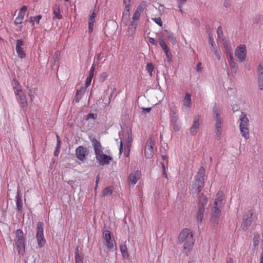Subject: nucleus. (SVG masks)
<instances>
[{
	"mask_svg": "<svg viewBox=\"0 0 263 263\" xmlns=\"http://www.w3.org/2000/svg\"><path fill=\"white\" fill-rule=\"evenodd\" d=\"M178 242L182 245V252L188 255L192 250L195 242L192 231L187 228L182 229L178 235Z\"/></svg>",
	"mask_w": 263,
	"mask_h": 263,
	"instance_id": "nucleus-1",
	"label": "nucleus"
},
{
	"mask_svg": "<svg viewBox=\"0 0 263 263\" xmlns=\"http://www.w3.org/2000/svg\"><path fill=\"white\" fill-rule=\"evenodd\" d=\"M205 169L201 166L194 178V181L190 189V193L193 196H198L204 185Z\"/></svg>",
	"mask_w": 263,
	"mask_h": 263,
	"instance_id": "nucleus-2",
	"label": "nucleus"
},
{
	"mask_svg": "<svg viewBox=\"0 0 263 263\" xmlns=\"http://www.w3.org/2000/svg\"><path fill=\"white\" fill-rule=\"evenodd\" d=\"M213 118L215 121L216 138L219 140L222 134L221 127L223 119L221 117V110L219 105L215 103L212 109Z\"/></svg>",
	"mask_w": 263,
	"mask_h": 263,
	"instance_id": "nucleus-3",
	"label": "nucleus"
},
{
	"mask_svg": "<svg viewBox=\"0 0 263 263\" xmlns=\"http://www.w3.org/2000/svg\"><path fill=\"white\" fill-rule=\"evenodd\" d=\"M143 10L144 7L142 5L140 4L137 6L132 17V20L130 21L127 29V31L129 35L133 36L135 34L138 26V21Z\"/></svg>",
	"mask_w": 263,
	"mask_h": 263,
	"instance_id": "nucleus-4",
	"label": "nucleus"
},
{
	"mask_svg": "<svg viewBox=\"0 0 263 263\" xmlns=\"http://www.w3.org/2000/svg\"><path fill=\"white\" fill-rule=\"evenodd\" d=\"M14 241L18 252L23 254L25 252V238L23 231L20 229L17 230L15 232Z\"/></svg>",
	"mask_w": 263,
	"mask_h": 263,
	"instance_id": "nucleus-5",
	"label": "nucleus"
},
{
	"mask_svg": "<svg viewBox=\"0 0 263 263\" xmlns=\"http://www.w3.org/2000/svg\"><path fill=\"white\" fill-rule=\"evenodd\" d=\"M103 238L104 239V244L107 247L108 250L110 251H113L116 249L115 241L112 235L109 231L105 230L104 231L103 233Z\"/></svg>",
	"mask_w": 263,
	"mask_h": 263,
	"instance_id": "nucleus-6",
	"label": "nucleus"
},
{
	"mask_svg": "<svg viewBox=\"0 0 263 263\" xmlns=\"http://www.w3.org/2000/svg\"><path fill=\"white\" fill-rule=\"evenodd\" d=\"M221 202V201L220 198L216 199L215 201L214 202L215 206L212 209L210 219L211 221L213 223H218L221 213L219 209Z\"/></svg>",
	"mask_w": 263,
	"mask_h": 263,
	"instance_id": "nucleus-7",
	"label": "nucleus"
},
{
	"mask_svg": "<svg viewBox=\"0 0 263 263\" xmlns=\"http://www.w3.org/2000/svg\"><path fill=\"white\" fill-rule=\"evenodd\" d=\"M43 230V223L41 222H39L36 226V239L38 246L40 248L43 247L46 243Z\"/></svg>",
	"mask_w": 263,
	"mask_h": 263,
	"instance_id": "nucleus-8",
	"label": "nucleus"
},
{
	"mask_svg": "<svg viewBox=\"0 0 263 263\" xmlns=\"http://www.w3.org/2000/svg\"><path fill=\"white\" fill-rule=\"evenodd\" d=\"M14 93L16 96V100L20 104V107L22 108L23 111H26L28 106V103L25 95L22 90H16V91H15Z\"/></svg>",
	"mask_w": 263,
	"mask_h": 263,
	"instance_id": "nucleus-9",
	"label": "nucleus"
},
{
	"mask_svg": "<svg viewBox=\"0 0 263 263\" xmlns=\"http://www.w3.org/2000/svg\"><path fill=\"white\" fill-rule=\"evenodd\" d=\"M235 54L239 62H243L246 59L247 55V49L246 46L245 45H240L238 46L235 49Z\"/></svg>",
	"mask_w": 263,
	"mask_h": 263,
	"instance_id": "nucleus-10",
	"label": "nucleus"
},
{
	"mask_svg": "<svg viewBox=\"0 0 263 263\" xmlns=\"http://www.w3.org/2000/svg\"><path fill=\"white\" fill-rule=\"evenodd\" d=\"M253 219V212L251 211L247 212L243 216L241 226L242 229L244 230H246L251 225Z\"/></svg>",
	"mask_w": 263,
	"mask_h": 263,
	"instance_id": "nucleus-11",
	"label": "nucleus"
},
{
	"mask_svg": "<svg viewBox=\"0 0 263 263\" xmlns=\"http://www.w3.org/2000/svg\"><path fill=\"white\" fill-rule=\"evenodd\" d=\"M154 141L152 139H148L145 147V156L147 158H151L154 155Z\"/></svg>",
	"mask_w": 263,
	"mask_h": 263,
	"instance_id": "nucleus-12",
	"label": "nucleus"
},
{
	"mask_svg": "<svg viewBox=\"0 0 263 263\" xmlns=\"http://www.w3.org/2000/svg\"><path fill=\"white\" fill-rule=\"evenodd\" d=\"M88 153V149L83 146H79L76 150V156L81 161L84 160Z\"/></svg>",
	"mask_w": 263,
	"mask_h": 263,
	"instance_id": "nucleus-13",
	"label": "nucleus"
},
{
	"mask_svg": "<svg viewBox=\"0 0 263 263\" xmlns=\"http://www.w3.org/2000/svg\"><path fill=\"white\" fill-rule=\"evenodd\" d=\"M96 158L101 165H108L112 160L111 157L103 154V152L96 155Z\"/></svg>",
	"mask_w": 263,
	"mask_h": 263,
	"instance_id": "nucleus-14",
	"label": "nucleus"
},
{
	"mask_svg": "<svg viewBox=\"0 0 263 263\" xmlns=\"http://www.w3.org/2000/svg\"><path fill=\"white\" fill-rule=\"evenodd\" d=\"M23 46L24 42L22 40L20 39L16 40V51L18 57L21 59L25 58L26 55L22 47Z\"/></svg>",
	"mask_w": 263,
	"mask_h": 263,
	"instance_id": "nucleus-15",
	"label": "nucleus"
},
{
	"mask_svg": "<svg viewBox=\"0 0 263 263\" xmlns=\"http://www.w3.org/2000/svg\"><path fill=\"white\" fill-rule=\"evenodd\" d=\"M257 78L258 88L260 90H263V65L259 64L257 68Z\"/></svg>",
	"mask_w": 263,
	"mask_h": 263,
	"instance_id": "nucleus-16",
	"label": "nucleus"
},
{
	"mask_svg": "<svg viewBox=\"0 0 263 263\" xmlns=\"http://www.w3.org/2000/svg\"><path fill=\"white\" fill-rule=\"evenodd\" d=\"M141 174L139 171H136L134 172L131 173L128 178V181L129 183H131L134 185L140 179Z\"/></svg>",
	"mask_w": 263,
	"mask_h": 263,
	"instance_id": "nucleus-17",
	"label": "nucleus"
},
{
	"mask_svg": "<svg viewBox=\"0 0 263 263\" xmlns=\"http://www.w3.org/2000/svg\"><path fill=\"white\" fill-rule=\"evenodd\" d=\"M90 139L94 148L95 155H97L102 152L103 149L100 142L95 138L90 137Z\"/></svg>",
	"mask_w": 263,
	"mask_h": 263,
	"instance_id": "nucleus-18",
	"label": "nucleus"
},
{
	"mask_svg": "<svg viewBox=\"0 0 263 263\" xmlns=\"http://www.w3.org/2000/svg\"><path fill=\"white\" fill-rule=\"evenodd\" d=\"M204 212V206L203 205L199 206L198 211H197L195 215L196 221L198 224H201L202 222Z\"/></svg>",
	"mask_w": 263,
	"mask_h": 263,
	"instance_id": "nucleus-19",
	"label": "nucleus"
},
{
	"mask_svg": "<svg viewBox=\"0 0 263 263\" xmlns=\"http://www.w3.org/2000/svg\"><path fill=\"white\" fill-rule=\"evenodd\" d=\"M199 117H196L194 120L193 125L190 128V133L193 136L196 135L198 132V130L199 127Z\"/></svg>",
	"mask_w": 263,
	"mask_h": 263,
	"instance_id": "nucleus-20",
	"label": "nucleus"
},
{
	"mask_svg": "<svg viewBox=\"0 0 263 263\" xmlns=\"http://www.w3.org/2000/svg\"><path fill=\"white\" fill-rule=\"evenodd\" d=\"M240 125L239 128L249 127V119L247 117L246 114L242 113L240 116Z\"/></svg>",
	"mask_w": 263,
	"mask_h": 263,
	"instance_id": "nucleus-21",
	"label": "nucleus"
},
{
	"mask_svg": "<svg viewBox=\"0 0 263 263\" xmlns=\"http://www.w3.org/2000/svg\"><path fill=\"white\" fill-rule=\"evenodd\" d=\"M125 4V9L122 14V21L126 20L127 21L129 17V11H130V2H127L124 3Z\"/></svg>",
	"mask_w": 263,
	"mask_h": 263,
	"instance_id": "nucleus-22",
	"label": "nucleus"
},
{
	"mask_svg": "<svg viewBox=\"0 0 263 263\" xmlns=\"http://www.w3.org/2000/svg\"><path fill=\"white\" fill-rule=\"evenodd\" d=\"M183 106L186 107H190L192 105L191 95L186 93L183 100Z\"/></svg>",
	"mask_w": 263,
	"mask_h": 263,
	"instance_id": "nucleus-23",
	"label": "nucleus"
},
{
	"mask_svg": "<svg viewBox=\"0 0 263 263\" xmlns=\"http://www.w3.org/2000/svg\"><path fill=\"white\" fill-rule=\"evenodd\" d=\"M164 32L166 33V36L168 40L172 43V44L175 45L177 40L176 39L174 36L173 34L167 30H165Z\"/></svg>",
	"mask_w": 263,
	"mask_h": 263,
	"instance_id": "nucleus-24",
	"label": "nucleus"
},
{
	"mask_svg": "<svg viewBox=\"0 0 263 263\" xmlns=\"http://www.w3.org/2000/svg\"><path fill=\"white\" fill-rule=\"evenodd\" d=\"M241 136L246 139L249 138V127L239 128Z\"/></svg>",
	"mask_w": 263,
	"mask_h": 263,
	"instance_id": "nucleus-25",
	"label": "nucleus"
},
{
	"mask_svg": "<svg viewBox=\"0 0 263 263\" xmlns=\"http://www.w3.org/2000/svg\"><path fill=\"white\" fill-rule=\"evenodd\" d=\"M217 40L224 41L226 40L224 34L223 33V31L221 26H219L217 30Z\"/></svg>",
	"mask_w": 263,
	"mask_h": 263,
	"instance_id": "nucleus-26",
	"label": "nucleus"
},
{
	"mask_svg": "<svg viewBox=\"0 0 263 263\" xmlns=\"http://www.w3.org/2000/svg\"><path fill=\"white\" fill-rule=\"evenodd\" d=\"M120 248L123 257L124 258H127L128 257V254L127 251L126 246L125 245H121Z\"/></svg>",
	"mask_w": 263,
	"mask_h": 263,
	"instance_id": "nucleus-27",
	"label": "nucleus"
},
{
	"mask_svg": "<svg viewBox=\"0 0 263 263\" xmlns=\"http://www.w3.org/2000/svg\"><path fill=\"white\" fill-rule=\"evenodd\" d=\"M57 144L55 149L54 152V155L56 157L58 156L60 153V149L61 146V140L58 135H57Z\"/></svg>",
	"mask_w": 263,
	"mask_h": 263,
	"instance_id": "nucleus-28",
	"label": "nucleus"
},
{
	"mask_svg": "<svg viewBox=\"0 0 263 263\" xmlns=\"http://www.w3.org/2000/svg\"><path fill=\"white\" fill-rule=\"evenodd\" d=\"M158 42L159 43L160 46L162 48V49L164 50V51L169 50V48H168V47L163 39L159 38L158 39Z\"/></svg>",
	"mask_w": 263,
	"mask_h": 263,
	"instance_id": "nucleus-29",
	"label": "nucleus"
},
{
	"mask_svg": "<svg viewBox=\"0 0 263 263\" xmlns=\"http://www.w3.org/2000/svg\"><path fill=\"white\" fill-rule=\"evenodd\" d=\"M27 10V6L25 5L23 6L21 9L20 10L18 16L17 17L24 19Z\"/></svg>",
	"mask_w": 263,
	"mask_h": 263,
	"instance_id": "nucleus-30",
	"label": "nucleus"
},
{
	"mask_svg": "<svg viewBox=\"0 0 263 263\" xmlns=\"http://www.w3.org/2000/svg\"><path fill=\"white\" fill-rule=\"evenodd\" d=\"M84 92V89L83 88H81L77 92L75 96L76 102H79L80 101V99L82 98Z\"/></svg>",
	"mask_w": 263,
	"mask_h": 263,
	"instance_id": "nucleus-31",
	"label": "nucleus"
},
{
	"mask_svg": "<svg viewBox=\"0 0 263 263\" xmlns=\"http://www.w3.org/2000/svg\"><path fill=\"white\" fill-rule=\"evenodd\" d=\"M229 63L232 70L236 72L237 69V67L236 66V63L234 61V58L229 59Z\"/></svg>",
	"mask_w": 263,
	"mask_h": 263,
	"instance_id": "nucleus-32",
	"label": "nucleus"
},
{
	"mask_svg": "<svg viewBox=\"0 0 263 263\" xmlns=\"http://www.w3.org/2000/svg\"><path fill=\"white\" fill-rule=\"evenodd\" d=\"M53 14L57 18L61 19V16L60 14V10L59 7L55 6L53 7Z\"/></svg>",
	"mask_w": 263,
	"mask_h": 263,
	"instance_id": "nucleus-33",
	"label": "nucleus"
},
{
	"mask_svg": "<svg viewBox=\"0 0 263 263\" xmlns=\"http://www.w3.org/2000/svg\"><path fill=\"white\" fill-rule=\"evenodd\" d=\"M146 69L149 73L150 76L152 77L153 75L152 72L154 69V67L153 64L151 63H148V64H147V65L146 66Z\"/></svg>",
	"mask_w": 263,
	"mask_h": 263,
	"instance_id": "nucleus-34",
	"label": "nucleus"
},
{
	"mask_svg": "<svg viewBox=\"0 0 263 263\" xmlns=\"http://www.w3.org/2000/svg\"><path fill=\"white\" fill-rule=\"evenodd\" d=\"M112 193V190L111 187H106L103 192V195L104 196H110L111 195Z\"/></svg>",
	"mask_w": 263,
	"mask_h": 263,
	"instance_id": "nucleus-35",
	"label": "nucleus"
},
{
	"mask_svg": "<svg viewBox=\"0 0 263 263\" xmlns=\"http://www.w3.org/2000/svg\"><path fill=\"white\" fill-rule=\"evenodd\" d=\"M12 85L13 86L14 91H16V90H22L21 88V86L16 80L13 79V80L12 82Z\"/></svg>",
	"mask_w": 263,
	"mask_h": 263,
	"instance_id": "nucleus-36",
	"label": "nucleus"
},
{
	"mask_svg": "<svg viewBox=\"0 0 263 263\" xmlns=\"http://www.w3.org/2000/svg\"><path fill=\"white\" fill-rule=\"evenodd\" d=\"M76 263H83V258L78 253V249L77 248V252L75 255Z\"/></svg>",
	"mask_w": 263,
	"mask_h": 263,
	"instance_id": "nucleus-37",
	"label": "nucleus"
},
{
	"mask_svg": "<svg viewBox=\"0 0 263 263\" xmlns=\"http://www.w3.org/2000/svg\"><path fill=\"white\" fill-rule=\"evenodd\" d=\"M16 205L18 211H21L23 207V198H17Z\"/></svg>",
	"mask_w": 263,
	"mask_h": 263,
	"instance_id": "nucleus-38",
	"label": "nucleus"
},
{
	"mask_svg": "<svg viewBox=\"0 0 263 263\" xmlns=\"http://www.w3.org/2000/svg\"><path fill=\"white\" fill-rule=\"evenodd\" d=\"M209 43L211 46V50L212 49H214L216 48V44H215V42L214 41L213 38L212 37V36L211 35L209 36Z\"/></svg>",
	"mask_w": 263,
	"mask_h": 263,
	"instance_id": "nucleus-39",
	"label": "nucleus"
},
{
	"mask_svg": "<svg viewBox=\"0 0 263 263\" xmlns=\"http://www.w3.org/2000/svg\"><path fill=\"white\" fill-rule=\"evenodd\" d=\"M161 168H162V176H163V177L164 178H165L166 179H168V177H167V173L166 172V169H165V165H164V162H161Z\"/></svg>",
	"mask_w": 263,
	"mask_h": 263,
	"instance_id": "nucleus-40",
	"label": "nucleus"
},
{
	"mask_svg": "<svg viewBox=\"0 0 263 263\" xmlns=\"http://www.w3.org/2000/svg\"><path fill=\"white\" fill-rule=\"evenodd\" d=\"M152 20L159 26L161 27L162 26V22L160 17H155L152 18Z\"/></svg>",
	"mask_w": 263,
	"mask_h": 263,
	"instance_id": "nucleus-41",
	"label": "nucleus"
},
{
	"mask_svg": "<svg viewBox=\"0 0 263 263\" xmlns=\"http://www.w3.org/2000/svg\"><path fill=\"white\" fill-rule=\"evenodd\" d=\"M186 0H178V7L180 9V11L181 13H182L183 11L182 10V7L183 5L185 3Z\"/></svg>",
	"mask_w": 263,
	"mask_h": 263,
	"instance_id": "nucleus-42",
	"label": "nucleus"
},
{
	"mask_svg": "<svg viewBox=\"0 0 263 263\" xmlns=\"http://www.w3.org/2000/svg\"><path fill=\"white\" fill-rule=\"evenodd\" d=\"M212 51L214 52V54H215L216 58L219 60L221 58L220 52L216 48L212 49Z\"/></svg>",
	"mask_w": 263,
	"mask_h": 263,
	"instance_id": "nucleus-43",
	"label": "nucleus"
},
{
	"mask_svg": "<svg viewBox=\"0 0 263 263\" xmlns=\"http://www.w3.org/2000/svg\"><path fill=\"white\" fill-rule=\"evenodd\" d=\"M97 118V115L96 114L89 113L87 115L86 120L93 119L94 120Z\"/></svg>",
	"mask_w": 263,
	"mask_h": 263,
	"instance_id": "nucleus-44",
	"label": "nucleus"
},
{
	"mask_svg": "<svg viewBox=\"0 0 263 263\" xmlns=\"http://www.w3.org/2000/svg\"><path fill=\"white\" fill-rule=\"evenodd\" d=\"M223 42V47H224L225 50H228L229 49L231 48V46L230 45L228 42L226 40H224V41Z\"/></svg>",
	"mask_w": 263,
	"mask_h": 263,
	"instance_id": "nucleus-45",
	"label": "nucleus"
},
{
	"mask_svg": "<svg viewBox=\"0 0 263 263\" xmlns=\"http://www.w3.org/2000/svg\"><path fill=\"white\" fill-rule=\"evenodd\" d=\"M178 116L176 114L175 112H173L172 116V123L178 122Z\"/></svg>",
	"mask_w": 263,
	"mask_h": 263,
	"instance_id": "nucleus-46",
	"label": "nucleus"
},
{
	"mask_svg": "<svg viewBox=\"0 0 263 263\" xmlns=\"http://www.w3.org/2000/svg\"><path fill=\"white\" fill-rule=\"evenodd\" d=\"M92 78L89 77V76L87 78V79H86V81L85 84L86 87H87L90 85L91 82L92 81Z\"/></svg>",
	"mask_w": 263,
	"mask_h": 263,
	"instance_id": "nucleus-47",
	"label": "nucleus"
},
{
	"mask_svg": "<svg viewBox=\"0 0 263 263\" xmlns=\"http://www.w3.org/2000/svg\"><path fill=\"white\" fill-rule=\"evenodd\" d=\"M226 54L229 57L228 59H231L233 58V53L231 52V48L229 49L228 50H226Z\"/></svg>",
	"mask_w": 263,
	"mask_h": 263,
	"instance_id": "nucleus-48",
	"label": "nucleus"
},
{
	"mask_svg": "<svg viewBox=\"0 0 263 263\" xmlns=\"http://www.w3.org/2000/svg\"><path fill=\"white\" fill-rule=\"evenodd\" d=\"M173 128L175 131H178L180 129V126L178 124V122H173L172 123Z\"/></svg>",
	"mask_w": 263,
	"mask_h": 263,
	"instance_id": "nucleus-49",
	"label": "nucleus"
},
{
	"mask_svg": "<svg viewBox=\"0 0 263 263\" xmlns=\"http://www.w3.org/2000/svg\"><path fill=\"white\" fill-rule=\"evenodd\" d=\"M226 8H229L231 6V2L230 0H225L223 4Z\"/></svg>",
	"mask_w": 263,
	"mask_h": 263,
	"instance_id": "nucleus-50",
	"label": "nucleus"
},
{
	"mask_svg": "<svg viewBox=\"0 0 263 263\" xmlns=\"http://www.w3.org/2000/svg\"><path fill=\"white\" fill-rule=\"evenodd\" d=\"M94 23H88V31L90 33H91L93 29Z\"/></svg>",
	"mask_w": 263,
	"mask_h": 263,
	"instance_id": "nucleus-51",
	"label": "nucleus"
},
{
	"mask_svg": "<svg viewBox=\"0 0 263 263\" xmlns=\"http://www.w3.org/2000/svg\"><path fill=\"white\" fill-rule=\"evenodd\" d=\"M23 20V18L16 17L15 18V22H14L15 24V25L21 24Z\"/></svg>",
	"mask_w": 263,
	"mask_h": 263,
	"instance_id": "nucleus-52",
	"label": "nucleus"
},
{
	"mask_svg": "<svg viewBox=\"0 0 263 263\" xmlns=\"http://www.w3.org/2000/svg\"><path fill=\"white\" fill-rule=\"evenodd\" d=\"M165 53V54L167 57V58L169 60H171L172 59V53L170 52V50H167V51H164Z\"/></svg>",
	"mask_w": 263,
	"mask_h": 263,
	"instance_id": "nucleus-53",
	"label": "nucleus"
},
{
	"mask_svg": "<svg viewBox=\"0 0 263 263\" xmlns=\"http://www.w3.org/2000/svg\"><path fill=\"white\" fill-rule=\"evenodd\" d=\"M42 15H40H40H37V16H34V20L35 21H36V23H37V24H40V20L42 18Z\"/></svg>",
	"mask_w": 263,
	"mask_h": 263,
	"instance_id": "nucleus-54",
	"label": "nucleus"
},
{
	"mask_svg": "<svg viewBox=\"0 0 263 263\" xmlns=\"http://www.w3.org/2000/svg\"><path fill=\"white\" fill-rule=\"evenodd\" d=\"M224 196L223 192L221 191H218L216 194V197H222Z\"/></svg>",
	"mask_w": 263,
	"mask_h": 263,
	"instance_id": "nucleus-55",
	"label": "nucleus"
},
{
	"mask_svg": "<svg viewBox=\"0 0 263 263\" xmlns=\"http://www.w3.org/2000/svg\"><path fill=\"white\" fill-rule=\"evenodd\" d=\"M148 41L149 43L153 44L155 45H157V42L154 38L149 37Z\"/></svg>",
	"mask_w": 263,
	"mask_h": 263,
	"instance_id": "nucleus-56",
	"label": "nucleus"
},
{
	"mask_svg": "<svg viewBox=\"0 0 263 263\" xmlns=\"http://www.w3.org/2000/svg\"><path fill=\"white\" fill-rule=\"evenodd\" d=\"M34 17L33 16H31L29 17V22L32 24V26H34Z\"/></svg>",
	"mask_w": 263,
	"mask_h": 263,
	"instance_id": "nucleus-57",
	"label": "nucleus"
},
{
	"mask_svg": "<svg viewBox=\"0 0 263 263\" xmlns=\"http://www.w3.org/2000/svg\"><path fill=\"white\" fill-rule=\"evenodd\" d=\"M101 53H99L98 54H96V59H97V61L96 62L98 63V61H100V59H101Z\"/></svg>",
	"mask_w": 263,
	"mask_h": 263,
	"instance_id": "nucleus-58",
	"label": "nucleus"
},
{
	"mask_svg": "<svg viewBox=\"0 0 263 263\" xmlns=\"http://www.w3.org/2000/svg\"><path fill=\"white\" fill-rule=\"evenodd\" d=\"M97 64H98L97 62H96L95 61H94V62H93V64L92 65V66H91L90 69H93V70L95 71V67H96V66Z\"/></svg>",
	"mask_w": 263,
	"mask_h": 263,
	"instance_id": "nucleus-59",
	"label": "nucleus"
},
{
	"mask_svg": "<svg viewBox=\"0 0 263 263\" xmlns=\"http://www.w3.org/2000/svg\"><path fill=\"white\" fill-rule=\"evenodd\" d=\"M94 70L93 69H90L89 73V77H90L91 78H93V74H94Z\"/></svg>",
	"mask_w": 263,
	"mask_h": 263,
	"instance_id": "nucleus-60",
	"label": "nucleus"
},
{
	"mask_svg": "<svg viewBox=\"0 0 263 263\" xmlns=\"http://www.w3.org/2000/svg\"><path fill=\"white\" fill-rule=\"evenodd\" d=\"M122 151H123V143H122V141H120V147H119V152L120 154L122 153Z\"/></svg>",
	"mask_w": 263,
	"mask_h": 263,
	"instance_id": "nucleus-61",
	"label": "nucleus"
},
{
	"mask_svg": "<svg viewBox=\"0 0 263 263\" xmlns=\"http://www.w3.org/2000/svg\"><path fill=\"white\" fill-rule=\"evenodd\" d=\"M96 14L95 12H93L91 15L89 16V18L95 19Z\"/></svg>",
	"mask_w": 263,
	"mask_h": 263,
	"instance_id": "nucleus-62",
	"label": "nucleus"
},
{
	"mask_svg": "<svg viewBox=\"0 0 263 263\" xmlns=\"http://www.w3.org/2000/svg\"><path fill=\"white\" fill-rule=\"evenodd\" d=\"M201 63H199L198 64H197V71H199L201 69Z\"/></svg>",
	"mask_w": 263,
	"mask_h": 263,
	"instance_id": "nucleus-63",
	"label": "nucleus"
},
{
	"mask_svg": "<svg viewBox=\"0 0 263 263\" xmlns=\"http://www.w3.org/2000/svg\"><path fill=\"white\" fill-rule=\"evenodd\" d=\"M151 108H150V107H148V108H143V111H146V112H149V111H151Z\"/></svg>",
	"mask_w": 263,
	"mask_h": 263,
	"instance_id": "nucleus-64",
	"label": "nucleus"
}]
</instances>
